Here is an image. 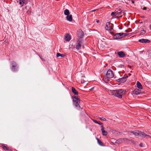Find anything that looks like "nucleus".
I'll return each mask as SVG.
<instances>
[{"label": "nucleus", "mask_w": 151, "mask_h": 151, "mask_svg": "<svg viewBox=\"0 0 151 151\" xmlns=\"http://www.w3.org/2000/svg\"><path fill=\"white\" fill-rule=\"evenodd\" d=\"M124 92V90L122 89L110 90L109 91V94L114 95L119 98H122Z\"/></svg>", "instance_id": "nucleus-1"}, {"label": "nucleus", "mask_w": 151, "mask_h": 151, "mask_svg": "<svg viewBox=\"0 0 151 151\" xmlns=\"http://www.w3.org/2000/svg\"><path fill=\"white\" fill-rule=\"evenodd\" d=\"M129 132V134H130V133H132L136 136H141L145 138H148L150 137L149 135L146 134L144 132L138 130L130 131Z\"/></svg>", "instance_id": "nucleus-2"}, {"label": "nucleus", "mask_w": 151, "mask_h": 151, "mask_svg": "<svg viewBox=\"0 0 151 151\" xmlns=\"http://www.w3.org/2000/svg\"><path fill=\"white\" fill-rule=\"evenodd\" d=\"M128 34L123 33H117L114 35L113 38L114 39H121L127 36Z\"/></svg>", "instance_id": "nucleus-3"}, {"label": "nucleus", "mask_w": 151, "mask_h": 151, "mask_svg": "<svg viewBox=\"0 0 151 151\" xmlns=\"http://www.w3.org/2000/svg\"><path fill=\"white\" fill-rule=\"evenodd\" d=\"M105 28L106 30L109 31L110 33L113 31V25L112 24H110L109 22L106 23Z\"/></svg>", "instance_id": "nucleus-4"}, {"label": "nucleus", "mask_w": 151, "mask_h": 151, "mask_svg": "<svg viewBox=\"0 0 151 151\" xmlns=\"http://www.w3.org/2000/svg\"><path fill=\"white\" fill-rule=\"evenodd\" d=\"M74 104L76 107H79V103L80 102V100L77 97L75 96L74 97L73 99Z\"/></svg>", "instance_id": "nucleus-5"}, {"label": "nucleus", "mask_w": 151, "mask_h": 151, "mask_svg": "<svg viewBox=\"0 0 151 151\" xmlns=\"http://www.w3.org/2000/svg\"><path fill=\"white\" fill-rule=\"evenodd\" d=\"M114 75L112 71L111 70H109L106 74L107 78H110L113 77Z\"/></svg>", "instance_id": "nucleus-6"}, {"label": "nucleus", "mask_w": 151, "mask_h": 151, "mask_svg": "<svg viewBox=\"0 0 151 151\" xmlns=\"http://www.w3.org/2000/svg\"><path fill=\"white\" fill-rule=\"evenodd\" d=\"M82 39H79L77 41L76 47L77 49H80L81 47V44L82 42Z\"/></svg>", "instance_id": "nucleus-7"}, {"label": "nucleus", "mask_w": 151, "mask_h": 151, "mask_svg": "<svg viewBox=\"0 0 151 151\" xmlns=\"http://www.w3.org/2000/svg\"><path fill=\"white\" fill-rule=\"evenodd\" d=\"M127 76H126L119 78L117 80V81L121 83H124L127 81Z\"/></svg>", "instance_id": "nucleus-8"}, {"label": "nucleus", "mask_w": 151, "mask_h": 151, "mask_svg": "<svg viewBox=\"0 0 151 151\" xmlns=\"http://www.w3.org/2000/svg\"><path fill=\"white\" fill-rule=\"evenodd\" d=\"M78 36L80 38V39H82L83 36V33L81 30H80L77 32Z\"/></svg>", "instance_id": "nucleus-9"}, {"label": "nucleus", "mask_w": 151, "mask_h": 151, "mask_svg": "<svg viewBox=\"0 0 151 151\" xmlns=\"http://www.w3.org/2000/svg\"><path fill=\"white\" fill-rule=\"evenodd\" d=\"M101 130L102 134L104 136H106L107 134V132L104 130V128L103 126H101Z\"/></svg>", "instance_id": "nucleus-10"}, {"label": "nucleus", "mask_w": 151, "mask_h": 151, "mask_svg": "<svg viewBox=\"0 0 151 151\" xmlns=\"http://www.w3.org/2000/svg\"><path fill=\"white\" fill-rule=\"evenodd\" d=\"M11 65L12 66V70L13 71H15V68L17 66L16 63L14 61L12 62H11Z\"/></svg>", "instance_id": "nucleus-11"}, {"label": "nucleus", "mask_w": 151, "mask_h": 151, "mask_svg": "<svg viewBox=\"0 0 151 151\" xmlns=\"http://www.w3.org/2000/svg\"><path fill=\"white\" fill-rule=\"evenodd\" d=\"M117 54L119 55V56L121 58H123L124 57L125 55L124 52L122 51H120L118 52H117Z\"/></svg>", "instance_id": "nucleus-12"}, {"label": "nucleus", "mask_w": 151, "mask_h": 151, "mask_svg": "<svg viewBox=\"0 0 151 151\" xmlns=\"http://www.w3.org/2000/svg\"><path fill=\"white\" fill-rule=\"evenodd\" d=\"M139 42L142 43H149L150 41L147 39H141L139 40Z\"/></svg>", "instance_id": "nucleus-13"}, {"label": "nucleus", "mask_w": 151, "mask_h": 151, "mask_svg": "<svg viewBox=\"0 0 151 151\" xmlns=\"http://www.w3.org/2000/svg\"><path fill=\"white\" fill-rule=\"evenodd\" d=\"M141 91L140 90H139L138 89L136 88L133 91V93L134 94L136 95H138L139 94V93H141Z\"/></svg>", "instance_id": "nucleus-14"}, {"label": "nucleus", "mask_w": 151, "mask_h": 151, "mask_svg": "<svg viewBox=\"0 0 151 151\" xmlns=\"http://www.w3.org/2000/svg\"><path fill=\"white\" fill-rule=\"evenodd\" d=\"M71 38V36L68 34H66L65 37V40L67 41L70 40Z\"/></svg>", "instance_id": "nucleus-15"}, {"label": "nucleus", "mask_w": 151, "mask_h": 151, "mask_svg": "<svg viewBox=\"0 0 151 151\" xmlns=\"http://www.w3.org/2000/svg\"><path fill=\"white\" fill-rule=\"evenodd\" d=\"M137 87L141 89H142L143 88L141 84V83L138 81L137 82Z\"/></svg>", "instance_id": "nucleus-16"}, {"label": "nucleus", "mask_w": 151, "mask_h": 151, "mask_svg": "<svg viewBox=\"0 0 151 151\" xmlns=\"http://www.w3.org/2000/svg\"><path fill=\"white\" fill-rule=\"evenodd\" d=\"M67 20L70 21L71 22L72 20V15L71 14H69L66 17Z\"/></svg>", "instance_id": "nucleus-17"}, {"label": "nucleus", "mask_w": 151, "mask_h": 151, "mask_svg": "<svg viewBox=\"0 0 151 151\" xmlns=\"http://www.w3.org/2000/svg\"><path fill=\"white\" fill-rule=\"evenodd\" d=\"M96 140L97 141V142L98 143V144L101 146H104V145L102 142L98 138H96Z\"/></svg>", "instance_id": "nucleus-18"}, {"label": "nucleus", "mask_w": 151, "mask_h": 151, "mask_svg": "<svg viewBox=\"0 0 151 151\" xmlns=\"http://www.w3.org/2000/svg\"><path fill=\"white\" fill-rule=\"evenodd\" d=\"M72 91L73 93L75 95H78V92L77 91L75 88L73 87H72Z\"/></svg>", "instance_id": "nucleus-19"}, {"label": "nucleus", "mask_w": 151, "mask_h": 151, "mask_svg": "<svg viewBox=\"0 0 151 151\" xmlns=\"http://www.w3.org/2000/svg\"><path fill=\"white\" fill-rule=\"evenodd\" d=\"M64 14L65 15H68L70 14V12L69 10L68 9H66L64 11Z\"/></svg>", "instance_id": "nucleus-20"}, {"label": "nucleus", "mask_w": 151, "mask_h": 151, "mask_svg": "<svg viewBox=\"0 0 151 151\" xmlns=\"http://www.w3.org/2000/svg\"><path fill=\"white\" fill-rule=\"evenodd\" d=\"M65 56V55L59 53H57L56 54V56L58 57H63Z\"/></svg>", "instance_id": "nucleus-21"}, {"label": "nucleus", "mask_w": 151, "mask_h": 151, "mask_svg": "<svg viewBox=\"0 0 151 151\" xmlns=\"http://www.w3.org/2000/svg\"><path fill=\"white\" fill-rule=\"evenodd\" d=\"M24 3V0H20V1L19 2V4L22 6L23 5Z\"/></svg>", "instance_id": "nucleus-22"}, {"label": "nucleus", "mask_w": 151, "mask_h": 151, "mask_svg": "<svg viewBox=\"0 0 151 151\" xmlns=\"http://www.w3.org/2000/svg\"><path fill=\"white\" fill-rule=\"evenodd\" d=\"M93 121L96 123L98 124L99 125H101L102 124V123L101 122L99 121H97L95 120H93Z\"/></svg>", "instance_id": "nucleus-23"}, {"label": "nucleus", "mask_w": 151, "mask_h": 151, "mask_svg": "<svg viewBox=\"0 0 151 151\" xmlns=\"http://www.w3.org/2000/svg\"><path fill=\"white\" fill-rule=\"evenodd\" d=\"M146 33V31L144 30H142L140 32V34L142 35L145 34Z\"/></svg>", "instance_id": "nucleus-24"}, {"label": "nucleus", "mask_w": 151, "mask_h": 151, "mask_svg": "<svg viewBox=\"0 0 151 151\" xmlns=\"http://www.w3.org/2000/svg\"><path fill=\"white\" fill-rule=\"evenodd\" d=\"M3 148L4 150H9L8 148L6 146H3Z\"/></svg>", "instance_id": "nucleus-25"}, {"label": "nucleus", "mask_w": 151, "mask_h": 151, "mask_svg": "<svg viewBox=\"0 0 151 151\" xmlns=\"http://www.w3.org/2000/svg\"><path fill=\"white\" fill-rule=\"evenodd\" d=\"M86 82V81H85L83 80V77H82V79L81 80V83H84Z\"/></svg>", "instance_id": "nucleus-26"}, {"label": "nucleus", "mask_w": 151, "mask_h": 151, "mask_svg": "<svg viewBox=\"0 0 151 151\" xmlns=\"http://www.w3.org/2000/svg\"><path fill=\"white\" fill-rule=\"evenodd\" d=\"M99 118L100 119L103 121H105L106 120V119L104 117L100 118Z\"/></svg>", "instance_id": "nucleus-27"}, {"label": "nucleus", "mask_w": 151, "mask_h": 151, "mask_svg": "<svg viewBox=\"0 0 151 151\" xmlns=\"http://www.w3.org/2000/svg\"><path fill=\"white\" fill-rule=\"evenodd\" d=\"M122 13V12H119L117 13L116 14H115V15L116 16H119V15Z\"/></svg>", "instance_id": "nucleus-28"}, {"label": "nucleus", "mask_w": 151, "mask_h": 151, "mask_svg": "<svg viewBox=\"0 0 151 151\" xmlns=\"http://www.w3.org/2000/svg\"><path fill=\"white\" fill-rule=\"evenodd\" d=\"M148 55L149 56H151V50L148 51Z\"/></svg>", "instance_id": "nucleus-29"}, {"label": "nucleus", "mask_w": 151, "mask_h": 151, "mask_svg": "<svg viewBox=\"0 0 151 151\" xmlns=\"http://www.w3.org/2000/svg\"><path fill=\"white\" fill-rule=\"evenodd\" d=\"M115 13L114 12H112L111 13V15L112 16H114V15Z\"/></svg>", "instance_id": "nucleus-30"}, {"label": "nucleus", "mask_w": 151, "mask_h": 151, "mask_svg": "<svg viewBox=\"0 0 151 151\" xmlns=\"http://www.w3.org/2000/svg\"><path fill=\"white\" fill-rule=\"evenodd\" d=\"M147 9V8L146 7H144L143 8V10H145Z\"/></svg>", "instance_id": "nucleus-31"}, {"label": "nucleus", "mask_w": 151, "mask_h": 151, "mask_svg": "<svg viewBox=\"0 0 151 151\" xmlns=\"http://www.w3.org/2000/svg\"><path fill=\"white\" fill-rule=\"evenodd\" d=\"M142 143H140V145H139L141 147H142Z\"/></svg>", "instance_id": "nucleus-32"}, {"label": "nucleus", "mask_w": 151, "mask_h": 151, "mask_svg": "<svg viewBox=\"0 0 151 151\" xmlns=\"http://www.w3.org/2000/svg\"><path fill=\"white\" fill-rule=\"evenodd\" d=\"M96 22L97 23H99V20H97L96 21Z\"/></svg>", "instance_id": "nucleus-33"}, {"label": "nucleus", "mask_w": 151, "mask_h": 151, "mask_svg": "<svg viewBox=\"0 0 151 151\" xmlns=\"http://www.w3.org/2000/svg\"><path fill=\"white\" fill-rule=\"evenodd\" d=\"M96 10L97 9H95V10H92V11H91V12H94L95 11H96Z\"/></svg>", "instance_id": "nucleus-34"}, {"label": "nucleus", "mask_w": 151, "mask_h": 151, "mask_svg": "<svg viewBox=\"0 0 151 151\" xmlns=\"http://www.w3.org/2000/svg\"><path fill=\"white\" fill-rule=\"evenodd\" d=\"M150 30H151V24L150 25Z\"/></svg>", "instance_id": "nucleus-35"}, {"label": "nucleus", "mask_w": 151, "mask_h": 151, "mask_svg": "<svg viewBox=\"0 0 151 151\" xmlns=\"http://www.w3.org/2000/svg\"><path fill=\"white\" fill-rule=\"evenodd\" d=\"M123 139L124 140H126L127 139L126 138H124V139Z\"/></svg>", "instance_id": "nucleus-36"}, {"label": "nucleus", "mask_w": 151, "mask_h": 151, "mask_svg": "<svg viewBox=\"0 0 151 151\" xmlns=\"http://www.w3.org/2000/svg\"><path fill=\"white\" fill-rule=\"evenodd\" d=\"M125 32H129V31L128 30H125Z\"/></svg>", "instance_id": "nucleus-37"}, {"label": "nucleus", "mask_w": 151, "mask_h": 151, "mask_svg": "<svg viewBox=\"0 0 151 151\" xmlns=\"http://www.w3.org/2000/svg\"><path fill=\"white\" fill-rule=\"evenodd\" d=\"M132 2L133 3V1H132Z\"/></svg>", "instance_id": "nucleus-38"}]
</instances>
